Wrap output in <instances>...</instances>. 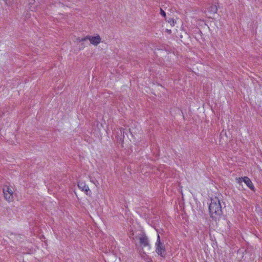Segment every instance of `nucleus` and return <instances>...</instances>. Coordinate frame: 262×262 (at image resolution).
I'll use <instances>...</instances> for the list:
<instances>
[{
  "instance_id": "f257e3e1",
  "label": "nucleus",
  "mask_w": 262,
  "mask_h": 262,
  "mask_svg": "<svg viewBox=\"0 0 262 262\" xmlns=\"http://www.w3.org/2000/svg\"><path fill=\"white\" fill-rule=\"evenodd\" d=\"M209 211L211 217L214 220L219 219L223 214L222 206L219 199L215 197L211 199L209 206Z\"/></svg>"
},
{
  "instance_id": "f03ea898",
  "label": "nucleus",
  "mask_w": 262,
  "mask_h": 262,
  "mask_svg": "<svg viewBox=\"0 0 262 262\" xmlns=\"http://www.w3.org/2000/svg\"><path fill=\"white\" fill-rule=\"evenodd\" d=\"M156 251L157 253L161 257L164 258L167 254L166 252L165 247L163 243L160 241L159 235H158V238L156 244Z\"/></svg>"
},
{
  "instance_id": "7ed1b4c3",
  "label": "nucleus",
  "mask_w": 262,
  "mask_h": 262,
  "mask_svg": "<svg viewBox=\"0 0 262 262\" xmlns=\"http://www.w3.org/2000/svg\"><path fill=\"white\" fill-rule=\"evenodd\" d=\"M78 188L81 189L82 191H83L86 193L87 194H88V192L90 191V189L89 186L86 185L84 182L82 181H79L78 182Z\"/></svg>"
},
{
  "instance_id": "20e7f679",
  "label": "nucleus",
  "mask_w": 262,
  "mask_h": 262,
  "mask_svg": "<svg viewBox=\"0 0 262 262\" xmlns=\"http://www.w3.org/2000/svg\"><path fill=\"white\" fill-rule=\"evenodd\" d=\"M89 40L92 44L97 46L100 42L101 38L99 35L93 37L89 36Z\"/></svg>"
},
{
  "instance_id": "39448f33",
  "label": "nucleus",
  "mask_w": 262,
  "mask_h": 262,
  "mask_svg": "<svg viewBox=\"0 0 262 262\" xmlns=\"http://www.w3.org/2000/svg\"><path fill=\"white\" fill-rule=\"evenodd\" d=\"M242 179L243 180V181L246 184L247 186L252 190H254V185L252 184V182L250 180V179L247 177H245L244 178H242Z\"/></svg>"
},
{
  "instance_id": "423d86ee",
  "label": "nucleus",
  "mask_w": 262,
  "mask_h": 262,
  "mask_svg": "<svg viewBox=\"0 0 262 262\" xmlns=\"http://www.w3.org/2000/svg\"><path fill=\"white\" fill-rule=\"evenodd\" d=\"M139 239L140 243L141 245H143L144 247L149 246L148 238L145 235L140 237Z\"/></svg>"
},
{
  "instance_id": "0eeeda50",
  "label": "nucleus",
  "mask_w": 262,
  "mask_h": 262,
  "mask_svg": "<svg viewBox=\"0 0 262 262\" xmlns=\"http://www.w3.org/2000/svg\"><path fill=\"white\" fill-rule=\"evenodd\" d=\"M208 12L211 14H214L217 11V6L215 5H212L207 8Z\"/></svg>"
},
{
  "instance_id": "6e6552de",
  "label": "nucleus",
  "mask_w": 262,
  "mask_h": 262,
  "mask_svg": "<svg viewBox=\"0 0 262 262\" xmlns=\"http://www.w3.org/2000/svg\"><path fill=\"white\" fill-rule=\"evenodd\" d=\"M5 199L8 202H10L13 200V195L12 194H9L5 192L4 193Z\"/></svg>"
},
{
  "instance_id": "1a4fd4ad",
  "label": "nucleus",
  "mask_w": 262,
  "mask_h": 262,
  "mask_svg": "<svg viewBox=\"0 0 262 262\" xmlns=\"http://www.w3.org/2000/svg\"><path fill=\"white\" fill-rule=\"evenodd\" d=\"M34 2L32 3V2H30L29 3V9L32 11H35L36 10V6L37 5H34Z\"/></svg>"
},
{
  "instance_id": "9d476101",
  "label": "nucleus",
  "mask_w": 262,
  "mask_h": 262,
  "mask_svg": "<svg viewBox=\"0 0 262 262\" xmlns=\"http://www.w3.org/2000/svg\"><path fill=\"white\" fill-rule=\"evenodd\" d=\"M5 192H7V193H9V194H13V191L11 189V188H10V187H9L8 186H5L4 188H3V193H5Z\"/></svg>"
},
{
  "instance_id": "9b49d317",
  "label": "nucleus",
  "mask_w": 262,
  "mask_h": 262,
  "mask_svg": "<svg viewBox=\"0 0 262 262\" xmlns=\"http://www.w3.org/2000/svg\"><path fill=\"white\" fill-rule=\"evenodd\" d=\"M87 39L89 40V36H86V37L82 38L81 39H80L79 38L77 39V40L80 42L85 41Z\"/></svg>"
},
{
  "instance_id": "f8f14e48",
  "label": "nucleus",
  "mask_w": 262,
  "mask_h": 262,
  "mask_svg": "<svg viewBox=\"0 0 262 262\" xmlns=\"http://www.w3.org/2000/svg\"><path fill=\"white\" fill-rule=\"evenodd\" d=\"M5 2V4L8 5H11L12 4L13 0H4Z\"/></svg>"
},
{
  "instance_id": "ddd939ff",
  "label": "nucleus",
  "mask_w": 262,
  "mask_h": 262,
  "mask_svg": "<svg viewBox=\"0 0 262 262\" xmlns=\"http://www.w3.org/2000/svg\"><path fill=\"white\" fill-rule=\"evenodd\" d=\"M160 14H161V15L162 16H163L164 17H166V13H165V12L162 9H161V8L160 9Z\"/></svg>"
},
{
  "instance_id": "4468645a",
  "label": "nucleus",
  "mask_w": 262,
  "mask_h": 262,
  "mask_svg": "<svg viewBox=\"0 0 262 262\" xmlns=\"http://www.w3.org/2000/svg\"><path fill=\"white\" fill-rule=\"evenodd\" d=\"M32 2H34V3H36V0H32Z\"/></svg>"
},
{
  "instance_id": "2eb2a0df",
  "label": "nucleus",
  "mask_w": 262,
  "mask_h": 262,
  "mask_svg": "<svg viewBox=\"0 0 262 262\" xmlns=\"http://www.w3.org/2000/svg\"><path fill=\"white\" fill-rule=\"evenodd\" d=\"M168 31V32H171V30H168V31Z\"/></svg>"
},
{
  "instance_id": "dca6fc26",
  "label": "nucleus",
  "mask_w": 262,
  "mask_h": 262,
  "mask_svg": "<svg viewBox=\"0 0 262 262\" xmlns=\"http://www.w3.org/2000/svg\"><path fill=\"white\" fill-rule=\"evenodd\" d=\"M169 23H172V21L169 20Z\"/></svg>"
},
{
  "instance_id": "f3484780",
  "label": "nucleus",
  "mask_w": 262,
  "mask_h": 262,
  "mask_svg": "<svg viewBox=\"0 0 262 262\" xmlns=\"http://www.w3.org/2000/svg\"><path fill=\"white\" fill-rule=\"evenodd\" d=\"M169 23H172V21L169 20Z\"/></svg>"
}]
</instances>
